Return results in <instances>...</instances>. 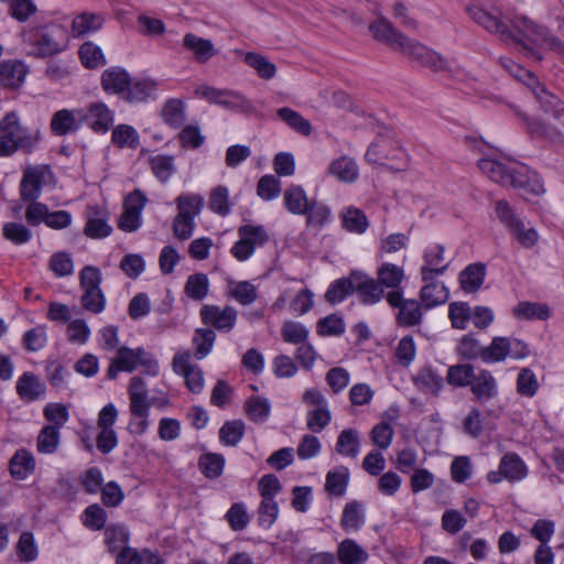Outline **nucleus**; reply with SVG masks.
Returning <instances> with one entry per match:
<instances>
[{
	"instance_id": "obj_1",
	"label": "nucleus",
	"mask_w": 564,
	"mask_h": 564,
	"mask_svg": "<svg viewBox=\"0 0 564 564\" xmlns=\"http://www.w3.org/2000/svg\"><path fill=\"white\" fill-rule=\"evenodd\" d=\"M469 17L488 32L499 35L503 41H512L522 46L523 51L536 61L542 56L525 41L540 46H550L564 55V44L553 36L550 31L527 17H517L510 25L501 19L498 10L488 11L479 6L467 8Z\"/></svg>"
},
{
	"instance_id": "obj_2",
	"label": "nucleus",
	"mask_w": 564,
	"mask_h": 564,
	"mask_svg": "<svg viewBox=\"0 0 564 564\" xmlns=\"http://www.w3.org/2000/svg\"><path fill=\"white\" fill-rule=\"evenodd\" d=\"M478 167L492 182L521 191L527 199L545 192L539 175L524 164L507 165L500 161L484 158L478 161Z\"/></svg>"
},
{
	"instance_id": "obj_3",
	"label": "nucleus",
	"mask_w": 564,
	"mask_h": 564,
	"mask_svg": "<svg viewBox=\"0 0 564 564\" xmlns=\"http://www.w3.org/2000/svg\"><path fill=\"white\" fill-rule=\"evenodd\" d=\"M128 392L130 400L129 408L132 416L129 429L131 433L141 435L145 433L149 427L150 408L156 406L164 409L170 405V400L163 392L149 398L147 384L139 376L131 378Z\"/></svg>"
},
{
	"instance_id": "obj_4",
	"label": "nucleus",
	"mask_w": 564,
	"mask_h": 564,
	"mask_svg": "<svg viewBox=\"0 0 564 564\" xmlns=\"http://www.w3.org/2000/svg\"><path fill=\"white\" fill-rule=\"evenodd\" d=\"M23 39L31 47L29 54L35 57L57 54L66 46V32L59 25L32 29L23 34Z\"/></svg>"
},
{
	"instance_id": "obj_5",
	"label": "nucleus",
	"mask_w": 564,
	"mask_h": 564,
	"mask_svg": "<svg viewBox=\"0 0 564 564\" xmlns=\"http://www.w3.org/2000/svg\"><path fill=\"white\" fill-rule=\"evenodd\" d=\"M138 366L144 367V372L149 376L154 377L159 373L158 361L152 359L143 348L120 347L108 368L107 376L109 379H115L119 371L131 372Z\"/></svg>"
},
{
	"instance_id": "obj_6",
	"label": "nucleus",
	"mask_w": 564,
	"mask_h": 564,
	"mask_svg": "<svg viewBox=\"0 0 564 564\" xmlns=\"http://www.w3.org/2000/svg\"><path fill=\"white\" fill-rule=\"evenodd\" d=\"M101 281V272L96 267L86 265L79 272V286L83 291L82 306L94 314L101 313L106 305V299L100 289Z\"/></svg>"
},
{
	"instance_id": "obj_7",
	"label": "nucleus",
	"mask_w": 564,
	"mask_h": 564,
	"mask_svg": "<svg viewBox=\"0 0 564 564\" xmlns=\"http://www.w3.org/2000/svg\"><path fill=\"white\" fill-rule=\"evenodd\" d=\"M498 219L509 229L510 235L524 248H532L539 240V234L533 228H527L511 209L507 200L496 203Z\"/></svg>"
},
{
	"instance_id": "obj_8",
	"label": "nucleus",
	"mask_w": 564,
	"mask_h": 564,
	"mask_svg": "<svg viewBox=\"0 0 564 564\" xmlns=\"http://www.w3.org/2000/svg\"><path fill=\"white\" fill-rule=\"evenodd\" d=\"M303 402L312 408L306 415L307 429L314 433L322 432L332 420L326 398L319 390L312 388L305 390Z\"/></svg>"
},
{
	"instance_id": "obj_9",
	"label": "nucleus",
	"mask_w": 564,
	"mask_h": 564,
	"mask_svg": "<svg viewBox=\"0 0 564 564\" xmlns=\"http://www.w3.org/2000/svg\"><path fill=\"white\" fill-rule=\"evenodd\" d=\"M195 95L227 109H252L251 101L235 90L219 89L207 84H200L195 88Z\"/></svg>"
},
{
	"instance_id": "obj_10",
	"label": "nucleus",
	"mask_w": 564,
	"mask_h": 564,
	"mask_svg": "<svg viewBox=\"0 0 564 564\" xmlns=\"http://www.w3.org/2000/svg\"><path fill=\"white\" fill-rule=\"evenodd\" d=\"M0 133L6 135V139H11L19 143L21 150L26 152H31L41 139L40 130L29 132L20 124L19 118L14 112L6 115L0 121Z\"/></svg>"
},
{
	"instance_id": "obj_11",
	"label": "nucleus",
	"mask_w": 564,
	"mask_h": 564,
	"mask_svg": "<svg viewBox=\"0 0 564 564\" xmlns=\"http://www.w3.org/2000/svg\"><path fill=\"white\" fill-rule=\"evenodd\" d=\"M82 123H86L96 133H106L115 121V112L105 102H90L78 109Z\"/></svg>"
},
{
	"instance_id": "obj_12",
	"label": "nucleus",
	"mask_w": 564,
	"mask_h": 564,
	"mask_svg": "<svg viewBox=\"0 0 564 564\" xmlns=\"http://www.w3.org/2000/svg\"><path fill=\"white\" fill-rule=\"evenodd\" d=\"M528 476V467L516 453H506L499 463L498 469L487 474L490 484H498L506 479L510 482L521 481Z\"/></svg>"
},
{
	"instance_id": "obj_13",
	"label": "nucleus",
	"mask_w": 564,
	"mask_h": 564,
	"mask_svg": "<svg viewBox=\"0 0 564 564\" xmlns=\"http://www.w3.org/2000/svg\"><path fill=\"white\" fill-rule=\"evenodd\" d=\"M53 174L48 166L36 165L24 170L20 184L21 198L26 202L36 200L44 184H46Z\"/></svg>"
},
{
	"instance_id": "obj_14",
	"label": "nucleus",
	"mask_w": 564,
	"mask_h": 564,
	"mask_svg": "<svg viewBox=\"0 0 564 564\" xmlns=\"http://www.w3.org/2000/svg\"><path fill=\"white\" fill-rule=\"evenodd\" d=\"M148 199L145 195L135 189L130 193L123 203V213L119 218L118 227L127 232L135 231L141 226V212Z\"/></svg>"
},
{
	"instance_id": "obj_15",
	"label": "nucleus",
	"mask_w": 564,
	"mask_h": 564,
	"mask_svg": "<svg viewBox=\"0 0 564 564\" xmlns=\"http://www.w3.org/2000/svg\"><path fill=\"white\" fill-rule=\"evenodd\" d=\"M369 31L376 41L391 46L398 52L401 51L402 44L408 40L405 34L400 32L390 20L381 14L369 24Z\"/></svg>"
},
{
	"instance_id": "obj_16",
	"label": "nucleus",
	"mask_w": 564,
	"mask_h": 564,
	"mask_svg": "<svg viewBox=\"0 0 564 564\" xmlns=\"http://www.w3.org/2000/svg\"><path fill=\"white\" fill-rule=\"evenodd\" d=\"M189 358L188 351L175 354L172 361L173 370L184 377L187 388L193 393H200L204 388L203 371L198 366L189 364Z\"/></svg>"
},
{
	"instance_id": "obj_17",
	"label": "nucleus",
	"mask_w": 564,
	"mask_h": 564,
	"mask_svg": "<svg viewBox=\"0 0 564 564\" xmlns=\"http://www.w3.org/2000/svg\"><path fill=\"white\" fill-rule=\"evenodd\" d=\"M444 253L445 248L442 245H435L424 251V263L420 270L423 282L434 280L446 272L449 262L445 260Z\"/></svg>"
},
{
	"instance_id": "obj_18",
	"label": "nucleus",
	"mask_w": 564,
	"mask_h": 564,
	"mask_svg": "<svg viewBox=\"0 0 564 564\" xmlns=\"http://www.w3.org/2000/svg\"><path fill=\"white\" fill-rule=\"evenodd\" d=\"M237 315V311L229 305L224 308L216 305H204L200 310L203 323L212 325L220 332L231 330L236 324Z\"/></svg>"
},
{
	"instance_id": "obj_19",
	"label": "nucleus",
	"mask_w": 564,
	"mask_h": 564,
	"mask_svg": "<svg viewBox=\"0 0 564 564\" xmlns=\"http://www.w3.org/2000/svg\"><path fill=\"white\" fill-rule=\"evenodd\" d=\"M354 292L357 293L361 303L373 305L383 297V289L377 280L361 271H352Z\"/></svg>"
},
{
	"instance_id": "obj_20",
	"label": "nucleus",
	"mask_w": 564,
	"mask_h": 564,
	"mask_svg": "<svg viewBox=\"0 0 564 564\" xmlns=\"http://www.w3.org/2000/svg\"><path fill=\"white\" fill-rule=\"evenodd\" d=\"M516 113L521 117L525 123L527 132L532 138L543 139L555 144H564V133L550 122L539 118H531L518 110H516Z\"/></svg>"
},
{
	"instance_id": "obj_21",
	"label": "nucleus",
	"mask_w": 564,
	"mask_h": 564,
	"mask_svg": "<svg viewBox=\"0 0 564 564\" xmlns=\"http://www.w3.org/2000/svg\"><path fill=\"white\" fill-rule=\"evenodd\" d=\"M183 47L189 52L198 64H206L218 54L214 43L194 33H186L183 36Z\"/></svg>"
},
{
	"instance_id": "obj_22",
	"label": "nucleus",
	"mask_w": 564,
	"mask_h": 564,
	"mask_svg": "<svg viewBox=\"0 0 564 564\" xmlns=\"http://www.w3.org/2000/svg\"><path fill=\"white\" fill-rule=\"evenodd\" d=\"M82 126L78 109H61L53 113L50 129L56 137H64L76 132Z\"/></svg>"
},
{
	"instance_id": "obj_23",
	"label": "nucleus",
	"mask_w": 564,
	"mask_h": 564,
	"mask_svg": "<svg viewBox=\"0 0 564 564\" xmlns=\"http://www.w3.org/2000/svg\"><path fill=\"white\" fill-rule=\"evenodd\" d=\"M530 89L540 104L541 110L545 113H551L556 120H561L564 117V102L546 90L542 84L536 82Z\"/></svg>"
},
{
	"instance_id": "obj_24",
	"label": "nucleus",
	"mask_w": 564,
	"mask_h": 564,
	"mask_svg": "<svg viewBox=\"0 0 564 564\" xmlns=\"http://www.w3.org/2000/svg\"><path fill=\"white\" fill-rule=\"evenodd\" d=\"M130 84V75L120 67H110L101 75V86L106 93L120 95L122 98Z\"/></svg>"
},
{
	"instance_id": "obj_25",
	"label": "nucleus",
	"mask_w": 564,
	"mask_h": 564,
	"mask_svg": "<svg viewBox=\"0 0 564 564\" xmlns=\"http://www.w3.org/2000/svg\"><path fill=\"white\" fill-rule=\"evenodd\" d=\"M470 390L476 400L487 402L497 395V382L488 370H479L473 378Z\"/></svg>"
},
{
	"instance_id": "obj_26",
	"label": "nucleus",
	"mask_w": 564,
	"mask_h": 564,
	"mask_svg": "<svg viewBox=\"0 0 564 564\" xmlns=\"http://www.w3.org/2000/svg\"><path fill=\"white\" fill-rule=\"evenodd\" d=\"M327 173L336 177L339 182L354 183L359 176V169L352 158L343 155L329 163Z\"/></svg>"
},
{
	"instance_id": "obj_27",
	"label": "nucleus",
	"mask_w": 564,
	"mask_h": 564,
	"mask_svg": "<svg viewBox=\"0 0 564 564\" xmlns=\"http://www.w3.org/2000/svg\"><path fill=\"white\" fill-rule=\"evenodd\" d=\"M449 293L443 282L436 279L424 282L420 291V300L423 306L427 310L445 303L448 300Z\"/></svg>"
},
{
	"instance_id": "obj_28",
	"label": "nucleus",
	"mask_w": 564,
	"mask_h": 564,
	"mask_svg": "<svg viewBox=\"0 0 564 564\" xmlns=\"http://www.w3.org/2000/svg\"><path fill=\"white\" fill-rule=\"evenodd\" d=\"M339 218L341 227L351 234L362 235L369 227L366 214L355 206L343 208L339 213Z\"/></svg>"
},
{
	"instance_id": "obj_29",
	"label": "nucleus",
	"mask_w": 564,
	"mask_h": 564,
	"mask_svg": "<svg viewBox=\"0 0 564 564\" xmlns=\"http://www.w3.org/2000/svg\"><path fill=\"white\" fill-rule=\"evenodd\" d=\"M285 208L293 215H305L311 202L302 186L291 185L283 193Z\"/></svg>"
},
{
	"instance_id": "obj_30",
	"label": "nucleus",
	"mask_w": 564,
	"mask_h": 564,
	"mask_svg": "<svg viewBox=\"0 0 564 564\" xmlns=\"http://www.w3.org/2000/svg\"><path fill=\"white\" fill-rule=\"evenodd\" d=\"M28 70L20 62H3L0 64V82L9 88L19 87L25 79Z\"/></svg>"
},
{
	"instance_id": "obj_31",
	"label": "nucleus",
	"mask_w": 564,
	"mask_h": 564,
	"mask_svg": "<svg viewBox=\"0 0 564 564\" xmlns=\"http://www.w3.org/2000/svg\"><path fill=\"white\" fill-rule=\"evenodd\" d=\"M158 83L151 78L130 80L129 87L123 99L129 102L145 101L156 90Z\"/></svg>"
},
{
	"instance_id": "obj_32",
	"label": "nucleus",
	"mask_w": 564,
	"mask_h": 564,
	"mask_svg": "<svg viewBox=\"0 0 564 564\" xmlns=\"http://www.w3.org/2000/svg\"><path fill=\"white\" fill-rule=\"evenodd\" d=\"M19 395L28 401L42 397L45 392L44 383L33 373H24L17 383Z\"/></svg>"
},
{
	"instance_id": "obj_33",
	"label": "nucleus",
	"mask_w": 564,
	"mask_h": 564,
	"mask_svg": "<svg viewBox=\"0 0 564 564\" xmlns=\"http://www.w3.org/2000/svg\"><path fill=\"white\" fill-rule=\"evenodd\" d=\"M404 270L393 263H382L377 269V281L382 289H399L404 280Z\"/></svg>"
},
{
	"instance_id": "obj_34",
	"label": "nucleus",
	"mask_w": 564,
	"mask_h": 564,
	"mask_svg": "<svg viewBox=\"0 0 564 564\" xmlns=\"http://www.w3.org/2000/svg\"><path fill=\"white\" fill-rule=\"evenodd\" d=\"M337 554L341 564H365L368 560V553L350 539H346L339 544Z\"/></svg>"
},
{
	"instance_id": "obj_35",
	"label": "nucleus",
	"mask_w": 564,
	"mask_h": 564,
	"mask_svg": "<svg viewBox=\"0 0 564 564\" xmlns=\"http://www.w3.org/2000/svg\"><path fill=\"white\" fill-rule=\"evenodd\" d=\"M512 314L518 319L545 321L550 317V308L543 303L524 301L512 308Z\"/></svg>"
},
{
	"instance_id": "obj_36",
	"label": "nucleus",
	"mask_w": 564,
	"mask_h": 564,
	"mask_svg": "<svg viewBox=\"0 0 564 564\" xmlns=\"http://www.w3.org/2000/svg\"><path fill=\"white\" fill-rule=\"evenodd\" d=\"M335 448L343 456L356 458L360 451L358 432L354 429L343 430L338 435Z\"/></svg>"
},
{
	"instance_id": "obj_37",
	"label": "nucleus",
	"mask_w": 564,
	"mask_h": 564,
	"mask_svg": "<svg viewBox=\"0 0 564 564\" xmlns=\"http://www.w3.org/2000/svg\"><path fill=\"white\" fill-rule=\"evenodd\" d=\"M485 274L486 268L484 264L475 263L468 265L465 270L462 271L459 276L462 289L468 293L476 292L482 285Z\"/></svg>"
},
{
	"instance_id": "obj_38",
	"label": "nucleus",
	"mask_w": 564,
	"mask_h": 564,
	"mask_svg": "<svg viewBox=\"0 0 564 564\" xmlns=\"http://www.w3.org/2000/svg\"><path fill=\"white\" fill-rule=\"evenodd\" d=\"M421 66L426 67L434 73H444L449 77H457L460 72L459 65L453 61H448L434 50H431L429 57L425 58Z\"/></svg>"
},
{
	"instance_id": "obj_39",
	"label": "nucleus",
	"mask_w": 564,
	"mask_h": 564,
	"mask_svg": "<svg viewBox=\"0 0 564 564\" xmlns=\"http://www.w3.org/2000/svg\"><path fill=\"white\" fill-rule=\"evenodd\" d=\"M414 382L422 391L437 395L443 388V378L432 368L424 367L417 371Z\"/></svg>"
},
{
	"instance_id": "obj_40",
	"label": "nucleus",
	"mask_w": 564,
	"mask_h": 564,
	"mask_svg": "<svg viewBox=\"0 0 564 564\" xmlns=\"http://www.w3.org/2000/svg\"><path fill=\"white\" fill-rule=\"evenodd\" d=\"M243 61L248 66L253 68L262 79H271L276 74L275 65L262 54L248 52L245 54Z\"/></svg>"
},
{
	"instance_id": "obj_41",
	"label": "nucleus",
	"mask_w": 564,
	"mask_h": 564,
	"mask_svg": "<svg viewBox=\"0 0 564 564\" xmlns=\"http://www.w3.org/2000/svg\"><path fill=\"white\" fill-rule=\"evenodd\" d=\"M216 334L210 328H197L193 337L194 356L200 360L208 356L214 347Z\"/></svg>"
},
{
	"instance_id": "obj_42",
	"label": "nucleus",
	"mask_w": 564,
	"mask_h": 564,
	"mask_svg": "<svg viewBox=\"0 0 564 564\" xmlns=\"http://www.w3.org/2000/svg\"><path fill=\"white\" fill-rule=\"evenodd\" d=\"M278 116L297 133H301L302 135H310L312 133V124L297 111H294L289 107H283L278 110Z\"/></svg>"
},
{
	"instance_id": "obj_43",
	"label": "nucleus",
	"mask_w": 564,
	"mask_h": 564,
	"mask_svg": "<svg viewBox=\"0 0 564 564\" xmlns=\"http://www.w3.org/2000/svg\"><path fill=\"white\" fill-rule=\"evenodd\" d=\"M104 19L94 13H82L73 20L72 32L74 36H83L101 28Z\"/></svg>"
},
{
	"instance_id": "obj_44",
	"label": "nucleus",
	"mask_w": 564,
	"mask_h": 564,
	"mask_svg": "<svg viewBox=\"0 0 564 564\" xmlns=\"http://www.w3.org/2000/svg\"><path fill=\"white\" fill-rule=\"evenodd\" d=\"M354 292L352 272L343 279L333 282L325 293V299L332 304L343 302L349 294Z\"/></svg>"
},
{
	"instance_id": "obj_45",
	"label": "nucleus",
	"mask_w": 564,
	"mask_h": 564,
	"mask_svg": "<svg viewBox=\"0 0 564 564\" xmlns=\"http://www.w3.org/2000/svg\"><path fill=\"white\" fill-rule=\"evenodd\" d=\"M111 141L121 149H135L139 145V134L137 130L129 124H118L112 130Z\"/></svg>"
},
{
	"instance_id": "obj_46",
	"label": "nucleus",
	"mask_w": 564,
	"mask_h": 564,
	"mask_svg": "<svg viewBox=\"0 0 564 564\" xmlns=\"http://www.w3.org/2000/svg\"><path fill=\"white\" fill-rule=\"evenodd\" d=\"M34 469V458L26 451H18L10 460V471L13 477L24 479Z\"/></svg>"
},
{
	"instance_id": "obj_47",
	"label": "nucleus",
	"mask_w": 564,
	"mask_h": 564,
	"mask_svg": "<svg viewBox=\"0 0 564 564\" xmlns=\"http://www.w3.org/2000/svg\"><path fill=\"white\" fill-rule=\"evenodd\" d=\"M348 478L349 470L344 466L330 470L326 476L325 489L332 495L343 496L346 491Z\"/></svg>"
},
{
	"instance_id": "obj_48",
	"label": "nucleus",
	"mask_w": 564,
	"mask_h": 564,
	"mask_svg": "<svg viewBox=\"0 0 564 564\" xmlns=\"http://www.w3.org/2000/svg\"><path fill=\"white\" fill-rule=\"evenodd\" d=\"M245 408L249 419L256 423L264 422L271 411L269 401L259 395L249 398L246 401Z\"/></svg>"
},
{
	"instance_id": "obj_49",
	"label": "nucleus",
	"mask_w": 564,
	"mask_h": 564,
	"mask_svg": "<svg viewBox=\"0 0 564 564\" xmlns=\"http://www.w3.org/2000/svg\"><path fill=\"white\" fill-rule=\"evenodd\" d=\"M79 57L87 68H97L106 64V57L102 50L93 42H85L79 47Z\"/></svg>"
},
{
	"instance_id": "obj_50",
	"label": "nucleus",
	"mask_w": 564,
	"mask_h": 564,
	"mask_svg": "<svg viewBox=\"0 0 564 564\" xmlns=\"http://www.w3.org/2000/svg\"><path fill=\"white\" fill-rule=\"evenodd\" d=\"M539 388L540 383L535 373L530 368L520 369L517 377V392L522 397L532 398Z\"/></svg>"
},
{
	"instance_id": "obj_51",
	"label": "nucleus",
	"mask_w": 564,
	"mask_h": 564,
	"mask_svg": "<svg viewBox=\"0 0 564 564\" xmlns=\"http://www.w3.org/2000/svg\"><path fill=\"white\" fill-rule=\"evenodd\" d=\"M476 373L474 367L468 364H460L451 366L447 370V382L455 387L470 386L473 378Z\"/></svg>"
},
{
	"instance_id": "obj_52",
	"label": "nucleus",
	"mask_w": 564,
	"mask_h": 564,
	"mask_svg": "<svg viewBox=\"0 0 564 564\" xmlns=\"http://www.w3.org/2000/svg\"><path fill=\"white\" fill-rule=\"evenodd\" d=\"M448 318L456 329H465L471 318V307L465 302H452L448 305Z\"/></svg>"
},
{
	"instance_id": "obj_53",
	"label": "nucleus",
	"mask_w": 564,
	"mask_h": 564,
	"mask_svg": "<svg viewBox=\"0 0 564 564\" xmlns=\"http://www.w3.org/2000/svg\"><path fill=\"white\" fill-rule=\"evenodd\" d=\"M397 319L399 325L405 327L420 324L422 319V311L419 302L415 300H406V302L399 310Z\"/></svg>"
},
{
	"instance_id": "obj_54",
	"label": "nucleus",
	"mask_w": 564,
	"mask_h": 564,
	"mask_svg": "<svg viewBox=\"0 0 564 564\" xmlns=\"http://www.w3.org/2000/svg\"><path fill=\"white\" fill-rule=\"evenodd\" d=\"M176 205L178 214L195 219L202 210L204 198L198 194H183L176 198Z\"/></svg>"
},
{
	"instance_id": "obj_55",
	"label": "nucleus",
	"mask_w": 564,
	"mask_h": 564,
	"mask_svg": "<svg viewBox=\"0 0 564 564\" xmlns=\"http://www.w3.org/2000/svg\"><path fill=\"white\" fill-rule=\"evenodd\" d=\"M508 357V337H494L490 345L484 348V362H499Z\"/></svg>"
},
{
	"instance_id": "obj_56",
	"label": "nucleus",
	"mask_w": 564,
	"mask_h": 564,
	"mask_svg": "<svg viewBox=\"0 0 564 564\" xmlns=\"http://www.w3.org/2000/svg\"><path fill=\"white\" fill-rule=\"evenodd\" d=\"M484 348L480 346L478 339L471 334L464 335L457 344L456 352L467 360L480 358L482 360Z\"/></svg>"
},
{
	"instance_id": "obj_57",
	"label": "nucleus",
	"mask_w": 564,
	"mask_h": 564,
	"mask_svg": "<svg viewBox=\"0 0 564 564\" xmlns=\"http://www.w3.org/2000/svg\"><path fill=\"white\" fill-rule=\"evenodd\" d=\"M229 293L242 305H249L257 299V289L248 281L231 282L229 284Z\"/></svg>"
},
{
	"instance_id": "obj_58",
	"label": "nucleus",
	"mask_w": 564,
	"mask_h": 564,
	"mask_svg": "<svg viewBox=\"0 0 564 564\" xmlns=\"http://www.w3.org/2000/svg\"><path fill=\"white\" fill-rule=\"evenodd\" d=\"M59 444V431L55 426L46 425L37 437V449L43 454H52Z\"/></svg>"
},
{
	"instance_id": "obj_59",
	"label": "nucleus",
	"mask_w": 564,
	"mask_h": 564,
	"mask_svg": "<svg viewBox=\"0 0 564 564\" xmlns=\"http://www.w3.org/2000/svg\"><path fill=\"white\" fill-rule=\"evenodd\" d=\"M162 117L169 126L180 128L185 121L183 102L177 99L169 100L162 110Z\"/></svg>"
},
{
	"instance_id": "obj_60",
	"label": "nucleus",
	"mask_w": 564,
	"mask_h": 564,
	"mask_svg": "<svg viewBox=\"0 0 564 564\" xmlns=\"http://www.w3.org/2000/svg\"><path fill=\"white\" fill-rule=\"evenodd\" d=\"M208 279L203 273L189 275L185 284V293L188 297L200 301L208 292Z\"/></svg>"
},
{
	"instance_id": "obj_61",
	"label": "nucleus",
	"mask_w": 564,
	"mask_h": 564,
	"mask_svg": "<svg viewBox=\"0 0 564 564\" xmlns=\"http://www.w3.org/2000/svg\"><path fill=\"white\" fill-rule=\"evenodd\" d=\"M199 468L207 478H217L221 475L225 459L220 454H205L199 458Z\"/></svg>"
},
{
	"instance_id": "obj_62",
	"label": "nucleus",
	"mask_w": 564,
	"mask_h": 564,
	"mask_svg": "<svg viewBox=\"0 0 564 564\" xmlns=\"http://www.w3.org/2000/svg\"><path fill=\"white\" fill-rule=\"evenodd\" d=\"M173 161L171 155H155L150 159L151 170L161 182H166L174 173Z\"/></svg>"
},
{
	"instance_id": "obj_63",
	"label": "nucleus",
	"mask_w": 564,
	"mask_h": 564,
	"mask_svg": "<svg viewBox=\"0 0 564 564\" xmlns=\"http://www.w3.org/2000/svg\"><path fill=\"white\" fill-rule=\"evenodd\" d=\"M243 433L245 424L241 421H229L219 430V438L224 444L235 446L240 442Z\"/></svg>"
},
{
	"instance_id": "obj_64",
	"label": "nucleus",
	"mask_w": 564,
	"mask_h": 564,
	"mask_svg": "<svg viewBox=\"0 0 564 564\" xmlns=\"http://www.w3.org/2000/svg\"><path fill=\"white\" fill-rule=\"evenodd\" d=\"M279 516V507L274 499L265 498L261 500L258 508V522L259 525L269 529L275 522Z\"/></svg>"
}]
</instances>
